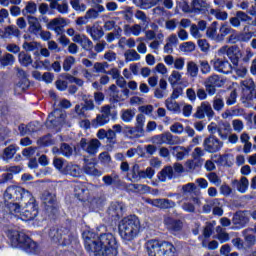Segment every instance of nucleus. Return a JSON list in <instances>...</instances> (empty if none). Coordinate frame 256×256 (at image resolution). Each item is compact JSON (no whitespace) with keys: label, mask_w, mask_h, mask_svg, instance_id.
I'll return each mask as SVG.
<instances>
[{"label":"nucleus","mask_w":256,"mask_h":256,"mask_svg":"<svg viewBox=\"0 0 256 256\" xmlns=\"http://www.w3.org/2000/svg\"><path fill=\"white\" fill-rule=\"evenodd\" d=\"M93 234L87 233L85 236V249L89 253H94L95 256H117L119 244L117 238L111 233L99 234L97 240L91 239Z\"/></svg>","instance_id":"f257e3e1"},{"label":"nucleus","mask_w":256,"mask_h":256,"mask_svg":"<svg viewBox=\"0 0 256 256\" xmlns=\"http://www.w3.org/2000/svg\"><path fill=\"white\" fill-rule=\"evenodd\" d=\"M3 230L14 247L24 249L26 253H37V243L31 240L25 232L11 226H4Z\"/></svg>","instance_id":"f03ea898"},{"label":"nucleus","mask_w":256,"mask_h":256,"mask_svg":"<svg viewBox=\"0 0 256 256\" xmlns=\"http://www.w3.org/2000/svg\"><path fill=\"white\" fill-rule=\"evenodd\" d=\"M118 231L122 241L130 243L139 236L141 231V220L135 215L127 216L120 221Z\"/></svg>","instance_id":"7ed1b4c3"},{"label":"nucleus","mask_w":256,"mask_h":256,"mask_svg":"<svg viewBox=\"0 0 256 256\" xmlns=\"http://www.w3.org/2000/svg\"><path fill=\"white\" fill-rule=\"evenodd\" d=\"M146 249L149 256H175V246L167 241L149 240Z\"/></svg>","instance_id":"20e7f679"},{"label":"nucleus","mask_w":256,"mask_h":256,"mask_svg":"<svg viewBox=\"0 0 256 256\" xmlns=\"http://www.w3.org/2000/svg\"><path fill=\"white\" fill-rule=\"evenodd\" d=\"M33 194L20 186H8L4 192V203L22 201L26 203L28 199H31Z\"/></svg>","instance_id":"39448f33"},{"label":"nucleus","mask_w":256,"mask_h":256,"mask_svg":"<svg viewBox=\"0 0 256 256\" xmlns=\"http://www.w3.org/2000/svg\"><path fill=\"white\" fill-rule=\"evenodd\" d=\"M24 207L20 211V215L18 219L21 221H34L39 215V210L37 208V202L35 201V197H31L26 202L23 203Z\"/></svg>","instance_id":"423d86ee"},{"label":"nucleus","mask_w":256,"mask_h":256,"mask_svg":"<svg viewBox=\"0 0 256 256\" xmlns=\"http://www.w3.org/2000/svg\"><path fill=\"white\" fill-rule=\"evenodd\" d=\"M218 57H223V55H227V57L230 59L232 65L237 66L239 65V59L241 57V51L239 50V47L237 46H222L217 51Z\"/></svg>","instance_id":"0eeeda50"},{"label":"nucleus","mask_w":256,"mask_h":256,"mask_svg":"<svg viewBox=\"0 0 256 256\" xmlns=\"http://www.w3.org/2000/svg\"><path fill=\"white\" fill-rule=\"evenodd\" d=\"M109 121H111V105H105L101 108V114L92 119L91 126L98 129V127H105Z\"/></svg>","instance_id":"6e6552de"},{"label":"nucleus","mask_w":256,"mask_h":256,"mask_svg":"<svg viewBox=\"0 0 256 256\" xmlns=\"http://www.w3.org/2000/svg\"><path fill=\"white\" fill-rule=\"evenodd\" d=\"M80 147L85 152L88 153L91 157H94L96 153H99V147H101V141L99 139H87L82 138L80 140Z\"/></svg>","instance_id":"1a4fd4ad"},{"label":"nucleus","mask_w":256,"mask_h":256,"mask_svg":"<svg viewBox=\"0 0 256 256\" xmlns=\"http://www.w3.org/2000/svg\"><path fill=\"white\" fill-rule=\"evenodd\" d=\"M152 143L155 145H179V143H181V138H179V136H173L170 132H165L153 136Z\"/></svg>","instance_id":"9d476101"},{"label":"nucleus","mask_w":256,"mask_h":256,"mask_svg":"<svg viewBox=\"0 0 256 256\" xmlns=\"http://www.w3.org/2000/svg\"><path fill=\"white\" fill-rule=\"evenodd\" d=\"M67 117V114L63 112V110L56 109L52 113L48 115L47 121H46V127L49 129L53 127H59L65 123V119Z\"/></svg>","instance_id":"9b49d317"},{"label":"nucleus","mask_w":256,"mask_h":256,"mask_svg":"<svg viewBox=\"0 0 256 256\" xmlns=\"http://www.w3.org/2000/svg\"><path fill=\"white\" fill-rule=\"evenodd\" d=\"M67 19L63 17H57L51 19L47 24L46 27L49 31H54L56 35H63L65 33V27H67Z\"/></svg>","instance_id":"f8f14e48"},{"label":"nucleus","mask_w":256,"mask_h":256,"mask_svg":"<svg viewBox=\"0 0 256 256\" xmlns=\"http://www.w3.org/2000/svg\"><path fill=\"white\" fill-rule=\"evenodd\" d=\"M203 147L204 151H207V153H218L220 149H223V141L211 135L204 139Z\"/></svg>","instance_id":"ddd939ff"},{"label":"nucleus","mask_w":256,"mask_h":256,"mask_svg":"<svg viewBox=\"0 0 256 256\" xmlns=\"http://www.w3.org/2000/svg\"><path fill=\"white\" fill-rule=\"evenodd\" d=\"M205 115L208 119H213V117H215V111H213L211 103L208 101L202 102L200 106L197 107L194 117H196V119H205Z\"/></svg>","instance_id":"4468645a"},{"label":"nucleus","mask_w":256,"mask_h":256,"mask_svg":"<svg viewBox=\"0 0 256 256\" xmlns=\"http://www.w3.org/2000/svg\"><path fill=\"white\" fill-rule=\"evenodd\" d=\"M211 65L218 73H224V75H229V73L233 72V66L227 60L214 58L211 60Z\"/></svg>","instance_id":"2eb2a0df"},{"label":"nucleus","mask_w":256,"mask_h":256,"mask_svg":"<svg viewBox=\"0 0 256 256\" xmlns=\"http://www.w3.org/2000/svg\"><path fill=\"white\" fill-rule=\"evenodd\" d=\"M243 97L251 101L256 97L255 82L253 79H246L241 82Z\"/></svg>","instance_id":"dca6fc26"},{"label":"nucleus","mask_w":256,"mask_h":256,"mask_svg":"<svg viewBox=\"0 0 256 256\" xmlns=\"http://www.w3.org/2000/svg\"><path fill=\"white\" fill-rule=\"evenodd\" d=\"M164 63L171 67L174 65L175 71H183L185 69V58L183 57H173L172 55H167L164 57Z\"/></svg>","instance_id":"f3484780"},{"label":"nucleus","mask_w":256,"mask_h":256,"mask_svg":"<svg viewBox=\"0 0 256 256\" xmlns=\"http://www.w3.org/2000/svg\"><path fill=\"white\" fill-rule=\"evenodd\" d=\"M149 205H152L153 207H158V209H173L175 207V202L173 200L169 199H147L146 200Z\"/></svg>","instance_id":"a211bd4d"},{"label":"nucleus","mask_w":256,"mask_h":256,"mask_svg":"<svg viewBox=\"0 0 256 256\" xmlns=\"http://www.w3.org/2000/svg\"><path fill=\"white\" fill-rule=\"evenodd\" d=\"M86 33L90 35L91 39L93 41H99V39H102L103 35H105V32L103 31V28L99 26V24H93L86 26Z\"/></svg>","instance_id":"6ab92c4d"},{"label":"nucleus","mask_w":256,"mask_h":256,"mask_svg":"<svg viewBox=\"0 0 256 256\" xmlns=\"http://www.w3.org/2000/svg\"><path fill=\"white\" fill-rule=\"evenodd\" d=\"M28 21V31L32 33L33 35H39L43 27L41 26V22H39V19L35 16L28 15L27 16Z\"/></svg>","instance_id":"aec40b11"},{"label":"nucleus","mask_w":256,"mask_h":256,"mask_svg":"<svg viewBox=\"0 0 256 256\" xmlns=\"http://www.w3.org/2000/svg\"><path fill=\"white\" fill-rule=\"evenodd\" d=\"M232 223L236 225V229H243V227L249 223L247 212H236L232 218Z\"/></svg>","instance_id":"412c9836"},{"label":"nucleus","mask_w":256,"mask_h":256,"mask_svg":"<svg viewBox=\"0 0 256 256\" xmlns=\"http://www.w3.org/2000/svg\"><path fill=\"white\" fill-rule=\"evenodd\" d=\"M50 2L51 9H57L62 15L69 13V4L67 0H48Z\"/></svg>","instance_id":"4be33fe9"},{"label":"nucleus","mask_w":256,"mask_h":256,"mask_svg":"<svg viewBox=\"0 0 256 256\" xmlns=\"http://www.w3.org/2000/svg\"><path fill=\"white\" fill-rule=\"evenodd\" d=\"M232 185L235 187L238 193L245 194L249 191V179L247 177L242 176L239 180H232Z\"/></svg>","instance_id":"5701e85b"},{"label":"nucleus","mask_w":256,"mask_h":256,"mask_svg":"<svg viewBox=\"0 0 256 256\" xmlns=\"http://www.w3.org/2000/svg\"><path fill=\"white\" fill-rule=\"evenodd\" d=\"M123 31L126 37H130V35H133L134 37H139V35L143 33V27H141L140 24H125L123 26Z\"/></svg>","instance_id":"b1692460"},{"label":"nucleus","mask_w":256,"mask_h":256,"mask_svg":"<svg viewBox=\"0 0 256 256\" xmlns=\"http://www.w3.org/2000/svg\"><path fill=\"white\" fill-rule=\"evenodd\" d=\"M85 161V165H84V173H86V175H92L94 177H101V171L97 170V168H95V159H91V161L89 162V160L87 158L84 159Z\"/></svg>","instance_id":"393cba45"},{"label":"nucleus","mask_w":256,"mask_h":256,"mask_svg":"<svg viewBox=\"0 0 256 256\" xmlns=\"http://www.w3.org/2000/svg\"><path fill=\"white\" fill-rule=\"evenodd\" d=\"M124 209L125 205H123V203L113 202L108 208V215H110V217H121Z\"/></svg>","instance_id":"a878e982"},{"label":"nucleus","mask_w":256,"mask_h":256,"mask_svg":"<svg viewBox=\"0 0 256 256\" xmlns=\"http://www.w3.org/2000/svg\"><path fill=\"white\" fill-rule=\"evenodd\" d=\"M164 223L169 231H174L175 233L183 229V222H181L180 220H175L173 218L167 217L165 218Z\"/></svg>","instance_id":"bb28decb"},{"label":"nucleus","mask_w":256,"mask_h":256,"mask_svg":"<svg viewBox=\"0 0 256 256\" xmlns=\"http://www.w3.org/2000/svg\"><path fill=\"white\" fill-rule=\"evenodd\" d=\"M2 39H11V37H19L21 31L16 26H7L4 31H0Z\"/></svg>","instance_id":"cd10ccee"},{"label":"nucleus","mask_w":256,"mask_h":256,"mask_svg":"<svg viewBox=\"0 0 256 256\" xmlns=\"http://www.w3.org/2000/svg\"><path fill=\"white\" fill-rule=\"evenodd\" d=\"M182 191L184 193V195H191V199L193 201V203L199 204L200 200L197 197H194L193 195H195V193H197V186L195 185V183H188L186 185H184L182 187Z\"/></svg>","instance_id":"c85d7f7f"},{"label":"nucleus","mask_w":256,"mask_h":256,"mask_svg":"<svg viewBox=\"0 0 256 256\" xmlns=\"http://www.w3.org/2000/svg\"><path fill=\"white\" fill-rule=\"evenodd\" d=\"M181 81H183V72H180L179 70H172L168 77V83H170L171 87L181 85Z\"/></svg>","instance_id":"c756f323"},{"label":"nucleus","mask_w":256,"mask_h":256,"mask_svg":"<svg viewBox=\"0 0 256 256\" xmlns=\"http://www.w3.org/2000/svg\"><path fill=\"white\" fill-rule=\"evenodd\" d=\"M64 175H71V177H81V167L77 164L68 162L65 165Z\"/></svg>","instance_id":"7c9ffc66"},{"label":"nucleus","mask_w":256,"mask_h":256,"mask_svg":"<svg viewBox=\"0 0 256 256\" xmlns=\"http://www.w3.org/2000/svg\"><path fill=\"white\" fill-rule=\"evenodd\" d=\"M5 207L9 211L11 217H19L21 215V205L17 202H5Z\"/></svg>","instance_id":"2f4dec72"},{"label":"nucleus","mask_w":256,"mask_h":256,"mask_svg":"<svg viewBox=\"0 0 256 256\" xmlns=\"http://www.w3.org/2000/svg\"><path fill=\"white\" fill-rule=\"evenodd\" d=\"M173 155L176 157L177 161H183L185 157H189V149L183 146H175L173 148Z\"/></svg>","instance_id":"473e14b6"},{"label":"nucleus","mask_w":256,"mask_h":256,"mask_svg":"<svg viewBox=\"0 0 256 256\" xmlns=\"http://www.w3.org/2000/svg\"><path fill=\"white\" fill-rule=\"evenodd\" d=\"M233 31V28L229 26L227 23H222L220 28H219V33H218V41L221 43V41H225V38L227 35H231V32Z\"/></svg>","instance_id":"72a5a7b5"},{"label":"nucleus","mask_w":256,"mask_h":256,"mask_svg":"<svg viewBox=\"0 0 256 256\" xmlns=\"http://www.w3.org/2000/svg\"><path fill=\"white\" fill-rule=\"evenodd\" d=\"M211 159L214 161V163H216V165H219L220 167H227V165H229V154H214Z\"/></svg>","instance_id":"f704fd0d"},{"label":"nucleus","mask_w":256,"mask_h":256,"mask_svg":"<svg viewBox=\"0 0 256 256\" xmlns=\"http://www.w3.org/2000/svg\"><path fill=\"white\" fill-rule=\"evenodd\" d=\"M186 74L188 77L195 78L199 75V66L194 61H189L186 64Z\"/></svg>","instance_id":"c9c22d12"},{"label":"nucleus","mask_w":256,"mask_h":256,"mask_svg":"<svg viewBox=\"0 0 256 256\" xmlns=\"http://www.w3.org/2000/svg\"><path fill=\"white\" fill-rule=\"evenodd\" d=\"M19 131L21 135H27V133H35L39 131V123H30L27 126L21 125L19 126Z\"/></svg>","instance_id":"e433bc0d"},{"label":"nucleus","mask_w":256,"mask_h":256,"mask_svg":"<svg viewBox=\"0 0 256 256\" xmlns=\"http://www.w3.org/2000/svg\"><path fill=\"white\" fill-rule=\"evenodd\" d=\"M206 36L219 43V34L217 33V22H213L206 30Z\"/></svg>","instance_id":"4c0bfd02"},{"label":"nucleus","mask_w":256,"mask_h":256,"mask_svg":"<svg viewBox=\"0 0 256 256\" xmlns=\"http://www.w3.org/2000/svg\"><path fill=\"white\" fill-rule=\"evenodd\" d=\"M125 61L131 63L134 61H141V55L135 49H129L124 53Z\"/></svg>","instance_id":"58836bf2"},{"label":"nucleus","mask_w":256,"mask_h":256,"mask_svg":"<svg viewBox=\"0 0 256 256\" xmlns=\"http://www.w3.org/2000/svg\"><path fill=\"white\" fill-rule=\"evenodd\" d=\"M135 109H125L121 111L120 117L124 123H131L135 119Z\"/></svg>","instance_id":"ea45409f"},{"label":"nucleus","mask_w":256,"mask_h":256,"mask_svg":"<svg viewBox=\"0 0 256 256\" xmlns=\"http://www.w3.org/2000/svg\"><path fill=\"white\" fill-rule=\"evenodd\" d=\"M15 153H17V147L15 145H10L4 149L2 154L3 161H10L15 157Z\"/></svg>","instance_id":"a19ab883"},{"label":"nucleus","mask_w":256,"mask_h":256,"mask_svg":"<svg viewBox=\"0 0 256 256\" xmlns=\"http://www.w3.org/2000/svg\"><path fill=\"white\" fill-rule=\"evenodd\" d=\"M22 49L26 51H34V55H39V49H41V44L37 42H24L22 45Z\"/></svg>","instance_id":"79ce46f5"},{"label":"nucleus","mask_w":256,"mask_h":256,"mask_svg":"<svg viewBox=\"0 0 256 256\" xmlns=\"http://www.w3.org/2000/svg\"><path fill=\"white\" fill-rule=\"evenodd\" d=\"M159 180L162 182L167 181V179L173 178V167L167 166L164 169L161 170V172L158 175Z\"/></svg>","instance_id":"37998d69"},{"label":"nucleus","mask_w":256,"mask_h":256,"mask_svg":"<svg viewBox=\"0 0 256 256\" xmlns=\"http://www.w3.org/2000/svg\"><path fill=\"white\" fill-rule=\"evenodd\" d=\"M18 61L24 67H29V65H31V63H33V58L31 57L30 54L22 51L18 55Z\"/></svg>","instance_id":"c03bdc74"},{"label":"nucleus","mask_w":256,"mask_h":256,"mask_svg":"<svg viewBox=\"0 0 256 256\" xmlns=\"http://www.w3.org/2000/svg\"><path fill=\"white\" fill-rule=\"evenodd\" d=\"M146 117L144 114H138L136 116V123H135V129L138 131V133H143L145 129V121Z\"/></svg>","instance_id":"a18cd8bd"},{"label":"nucleus","mask_w":256,"mask_h":256,"mask_svg":"<svg viewBox=\"0 0 256 256\" xmlns=\"http://www.w3.org/2000/svg\"><path fill=\"white\" fill-rule=\"evenodd\" d=\"M165 106L168 111H172L173 113H179L181 111V107L177 101L173 100L172 98H167L165 101Z\"/></svg>","instance_id":"49530a36"},{"label":"nucleus","mask_w":256,"mask_h":256,"mask_svg":"<svg viewBox=\"0 0 256 256\" xmlns=\"http://www.w3.org/2000/svg\"><path fill=\"white\" fill-rule=\"evenodd\" d=\"M128 177H130V181H141V169H139V164L133 165Z\"/></svg>","instance_id":"de8ad7c7"},{"label":"nucleus","mask_w":256,"mask_h":256,"mask_svg":"<svg viewBox=\"0 0 256 256\" xmlns=\"http://www.w3.org/2000/svg\"><path fill=\"white\" fill-rule=\"evenodd\" d=\"M22 12L23 15H35V13H37V4L33 1H28Z\"/></svg>","instance_id":"09e8293b"},{"label":"nucleus","mask_w":256,"mask_h":256,"mask_svg":"<svg viewBox=\"0 0 256 256\" xmlns=\"http://www.w3.org/2000/svg\"><path fill=\"white\" fill-rule=\"evenodd\" d=\"M212 107L214 111H223L225 107V101L223 100V97L219 95L215 96L212 102Z\"/></svg>","instance_id":"8fccbe9b"},{"label":"nucleus","mask_w":256,"mask_h":256,"mask_svg":"<svg viewBox=\"0 0 256 256\" xmlns=\"http://www.w3.org/2000/svg\"><path fill=\"white\" fill-rule=\"evenodd\" d=\"M217 239L220 243H227L229 241V234L221 226L216 227Z\"/></svg>","instance_id":"3c124183"},{"label":"nucleus","mask_w":256,"mask_h":256,"mask_svg":"<svg viewBox=\"0 0 256 256\" xmlns=\"http://www.w3.org/2000/svg\"><path fill=\"white\" fill-rule=\"evenodd\" d=\"M70 5L74 11L79 13H84V11H87V5L82 3L81 0H70Z\"/></svg>","instance_id":"603ef678"},{"label":"nucleus","mask_w":256,"mask_h":256,"mask_svg":"<svg viewBox=\"0 0 256 256\" xmlns=\"http://www.w3.org/2000/svg\"><path fill=\"white\" fill-rule=\"evenodd\" d=\"M102 181L105 183V185L110 186L114 185L115 183H119L120 180L117 173L112 172V175L103 176Z\"/></svg>","instance_id":"864d4df0"},{"label":"nucleus","mask_w":256,"mask_h":256,"mask_svg":"<svg viewBox=\"0 0 256 256\" xmlns=\"http://www.w3.org/2000/svg\"><path fill=\"white\" fill-rule=\"evenodd\" d=\"M192 7L195 11H205V9H209V3L204 0H193Z\"/></svg>","instance_id":"5fc2aeb1"},{"label":"nucleus","mask_w":256,"mask_h":256,"mask_svg":"<svg viewBox=\"0 0 256 256\" xmlns=\"http://www.w3.org/2000/svg\"><path fill=\"white\" fill-rule=\"evenodd\" d=\"M239 41H246L245 38H243V34L237 33V30L233 29L232 32H230V36L228 37V43H239Z\"/></svg>","instance_id":"6e6d98bb"},{"label":"nucleus","mask_w":256,"mask_h":256,"mask_svg":"<svg viewBox=\"0 0 256 256\" xmlns=\"http://www.w3.org/2000/svg\"><path fill=\"white\" fill-rule=\"evenodd\" d=\"M210 15H214V17L219 21H227V18L229 17V14H227V12L215 9L210 10Z\"/></svg>","instance_id":"4d7b16f0"},{"label":"nucleus","mask_w":256,"mask_h":256,"mask_svg":"<svg viewBox=\"0 0 256 256\" xmlns=\"http://www.w3.org/2000/svg\"><path fill=\"white\" fill-rule=\"evenodd\" d=\"M0 63H1V65H3V67L13 65V63H15V56H13L10 53H7L0 59Z\"/></svg>","instance_id":"13d9d810"},{"label":"nucleus","mask_w":256,"mask_h":256,"mask_svg":"<svg viewBox=\"0 0 256 256\" xmlns=\"http://www.w3.org/2000/svg\"><path fill=\"white\" fill-rule=\"evenodd\" d=\"M85 191H87V188L85 187V185L81 183L76 184L74 187L75 196L79 200L83 199V195H85Z\"/></svg>","instance_id":"bf43d9fd"},{"label":"nucleus","mask_w":256,"mask_h":256,"mask_svg":"<svg viewBox=\"0 0 256 256\" xmlns=\"http://www.w3.org/2000/svg\"><path fill=\"white\" fill-rule=\"evenodd\" d=\"M42 201L45 205H47L48 207H51V205H53V203H55V194L45 192L42 195Z\"/></svg>","instance_id":"052dcab7"},{"label":"nucleus","mask_w":256,"mask_h":256,"mask_svg":"<svg viewBox=\"0 0 256 256\" xmlns=\"http://www.w3.org/2000/svg\"><path fill=\"white\" fill-rule=\"evenodd\" d=\"M69 162H65L62 158H55L53 161V165L60 173H65V166Z\"/></svg>","instance_id":"680f3d73"},{"label":"nucleus","mask_w":256,"mask_h":256,"mask_svg":"<svg viewBox=\"0 0 256 256\" xmlns=\"http://www.w3.org/2000/svg\"><path fill=\"white\" fill-rule=\"evenodd\" d=\"M75 63H76L75 57L67 56L64 59V62H63V69H64V71H71V68L73 67V65Z\"/></svg>","instance_id":"e2e57ef3"},{"label":"nucleus","mask_w":256,"mask_h":256,"mask_svg":"<svg viewBox=\"0 0 256 256\" xmlns=\"http://www.w3.org/2000/svg\"><path fill=\"white\" fill-rule=\"evenodd\" d=\"M214 205H220V200L215 198L212 201H209L206 204H204L202 207L203 213H211V209H213Z\"/></svg>","instance_id":"0e129e2a"},{"label":"nucleus","mask_w":256,"mask_h":256,"mask_svg":"<svg viewBox=\"0 0 256 256\" xmlns=\"http://www.w3.org/2000/svg\"><path fill=\"white\" fill-rule=\"evenodd\" d=\"M154 175L155 170L151 167L146 168V170H140V179H153Z\"/></svg>","instance_id":"69168bd1"},{"label":"nucleus","mask_w":256,"mask_h":256,"mask_svg":"<svg viewBox=\"0 0 256 256\" xmlns=\"http://www.w3.org/2000/svg\"><path fill=\"white\" fill-rule=\"evenodd\" d=\"M195 49V43L193 42H184L180 45V51L183 53H192Z\"/></svg>","instance_id":"338daca9"},{"label":"nucleus","mask_w":256,"mask_h":256,"mask_svg":"<svg viewBox=\"0 0 256 256\" xmlns=\"http://www.w3.org/2000/svg\"><path fill=\"white\" fill-rule=\"evenodd\" d=\"M232 127L236 133H241L245 129V123L240 119H234L232 121Z\"/></svg>","instance_id":"774afa93"}]
</instances>
